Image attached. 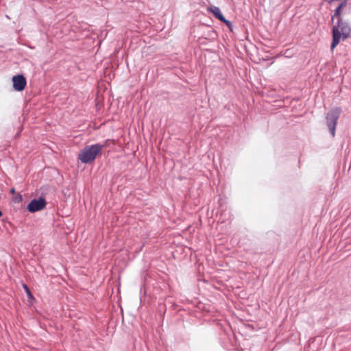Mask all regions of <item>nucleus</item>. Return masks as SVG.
I'll use <instances>...</instances> for the list:
<instances>
[{"label": "nucleus", "instance_id": "7", "mask_svg": "<svg viewBox=\"0 0 351 351\" xmlns=\"http://www.w3.org/2000/svg\"><path fill=\"white\" fill-rule=\"evenodd\" d=\"M23 287L24 288L25 292L27 293L29 299H31V300L34 299V296H33L32 293H31L30 289H29L27 285L25 284H23Z\"/></svg>", "mask_w": 351, "mask_h": 351}, {"label": "nucleus", "instance_id": "2", "mask_svg": "<svg viewBox=\"0 0 351 351\" xmlns=\"http://www.w3.org/2000/svg\"><path fill=\"white\" fill-rule=\"evenodd\" d=\"M102 148L103 145L100 144L86 146L79 154L78 159L82 163L93 162L97 156L101 152Z\"/></svg>", "mask_w": 351, "mask_h": 351}, {"label": "nucleus", "instance_id": "4", "mask_svg": "<svg viewBox=\"0 0 351 351\" xmlns=\"http://www.w3.org/2000/svg\"><path fill=\"white\" fill-rule=\"evenodd\" d=\"M47 202L43 197L32 200L28 206L27 210L31 213H35L43 210L46 206Z\"/></svg>", "mask_w": 351, "mask_h": 351}, {"label": "nucleus", "instance_id": "8", "mask_svg": "<svg viewBox=\"0 0 351 351\" xmlns=\"http://www.w3.org/2000/svg\"><path fill=\"white\" fill-rule=\"evenodd\" d=\"M11 192H12V193H14V189H12L11 190Z\"/></svg>", "mask_w": 351, "mask_h": 351}, {"label": "nucleus", "instance_id": "3", "mask_svg": "<svg viewBox=\"0 0 351 351\" xmlns=\"http://www.w3.org/2000/svg\"><path fill=\"white\" fill-rule=\"evenodd\" d=\"M340 114H341V109L338 108L330 110L327 114V117H326L327 125H328V127L329 128V130H330L332 137H334L335 136L336 125H337V120L339 117Z\"/></svg>", "mask_w": 351, "mask_h": 351}, {"label": "nucleus", "instance_id": "5", "mask_svg": "<svg viewBox=\"0 0 351 351\" xmlns=\"http://www.w3.org/2000/svg\"><path fill=\"white\" fill-rule=\"evenodd\" d=\"M13 88L16 91H22L25 89L27 81L23 75H16L12 77Z\"/></svg>", "mask_w": 351, "mask_h": 351}, {"label": "nucleus", "instance_id": "1", "mask_svg": "<svg viewBox=\"0 0 351 351\" xmlns=\"http://www.w3.org/2000/svg\"><path fill=\"white\" fill-rule=\"evenodd\" d=\"M338 18L337 25L332 27V42L331 49H333L340 42L351 38V6L346 8V3H341L335 10L332 20Z\"/></svg>", "mask_w": 351, "mask_h": 351}, {"label": "nucleus", "instance_id": "6", "mask_svg": "<svg viewBox=\"0 0 351 351\" xmlns=\"http://www.w3.org/2000/svg\"><path fill=\"white\" fill-rule=\"evenodd\" d=\"M207 10L209 12H211L213 14V16L217 19H219L220 21L226 23L229 27L230 26L231 23L225 19V17L223 16L221 12V10L218 7L211 6L208 8Z\"/></svg>", "mask_w": 351, "mask_h": 351}]
</instances>
